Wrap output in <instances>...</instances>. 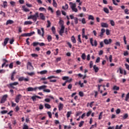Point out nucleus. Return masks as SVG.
<instances>
[{
  "label": "nucleus",
  "mask_w": 129,
  "mask_h": 129,
  "mask_svg": "<svg viewBox=\"0 0 129 129\" xmlns=\"http://www.w3.org/2000/svg\"><path fill=\"white\" fill-rule=\"evenodd\" d=\"M38 18H39V13L36 12L34 15H31L28 17L27 19L28 20H33L34 22H37V20L38 19Z\"/></svg>",
  "instance_id": "1"
},
{
  "label": "nucleus",
  "mask_w": 129,
  "mask_h": 129,
  "mask_svg": "<svg viewBox=\"0 0 129 129\" xmlns=\"http://www.w3.org/2000/svg\"><path fill=\"white\" fill-rule=\"evenodd\" d=\"M69 5L73 12H75V13H77L78 12V10L76 8V4L75 3L70 2Z\"/></svg>",
  "instance_id": "2"
},
{
  "label": "nucleus",
  "mask_w": 129,
  "mask_h": 129,
  "mask_svg": "<svg viewBox=\"0 0 129 129\" xmlns=\"http://www.w3.org/2000/svg\"><path fill=\"white\" fill-rule=\"evenodd\" d=\"M19 81H25V82H28V81H30V79L27 78H25L24 77H21L19 78L18 79Z\"/></svg>",
  "instance_id": "3"
},
{
  "label": "nucleus",
  "mask_w": 129,
  "mask_h": 129,
  "mask_svg": "<svg viewBox=\"0 0 129 129\" xmlns=\"http://www.w3.org/2000/svg\"><path fill=\"white\" fill-rule=\"evenodd\" d=\"M7 98H8V95H4L1 100L0 103H5L7 101Z\"/></svg>",
  "instance_id": "4"
},
{
  "label": "nucleus",
  "mask_w": 129,
  "mask_h": 129,
  "mask_svg": "<svg viewBox=\"0 0 129 129\" xmlns=\"http://www.w3.org/2000/svg\"><path fill=\"white\" fill-rule=\"evenodd\" d=\"M64 30H65V26L62 25L61 26V29L59 30V32L60 36H63V34L64 33Z\"/></svg>",
  "instance_id": "5"
},
{
  "label": "nucleus",
  "mask_w": 129,
  "mask_h": 129,
  "mask_svg": "<svg viewBox=\"0 0 129 129\" xmlns=\"http://www.w3.org/2000/svg\"><path fill=\"white\" fill-rule=\"evenodd\" d=\"M104 43L105 45H109L110 44H111V43H112V40H111V39H105L104 40Z\"/></svg>",
  "instance_id": "6"
},
{
  "label": "nucleus",
  "mask_w": 129,
  "mask_h": 129,
  "mask_svg": "<svg viewBox=\"0 0 129 129\" xmlns=\"http://www.w3.org/2000/svg\"><path fill=\"white\" fill-rule=\"evenodd\" d=\"M46 88H47V86L46 85H42L39 87H36V90H38V89L39 90H45V89H46Z\"/></svg>",
  "instance_id": "7"
},
{
  "label": "nucleus",
  "mask_w": 129,
  "mask_h": 129,
  "mask_svg": "<svg viewBox=\"0 0 129 129\" xmlns=\"http://www.w3.org/2000/svg\"><path fill=\"white\" fill-rule=\"evenodd\" d=\"M17 85H19V82H15L14 83H10L9 84V86H10V87L11 88H13V89H15V87H14V86H16Z\"/></svg>",
  "instance_id": "8"
},
{
  "label": "nucleus",
  "mask_w": 129,
  "mask_h": 129,
  "mask_svg": "<svg viewBox=\"0 0 129 129\" xmlns=\"http://www.w3.org/2000/svg\"><path fill=\"white\" fill-rule=\"evenodd\" d=\"M53 78H56V77L54 76H51L48 77L47 78V79H49L50 82H57L56 80H51Z\"/></svg>",
  "instance_id": "9"
},
{
  "label": "nucleus",
  "mask_w": 129,
  "mask_h": 129,
  "mask_svg": "<svg viewBox=\"0 0 129 129\" xmlns=\"http://www.w3.org/2000/svg\"><path fill=\"white\" fill-rule=\"evenodd\" d=\"M90 43L92 46H95L96 47L97 46V41L96 40H94V44H93V38H90Z\"/></svg>",
  "instance_id": "10"
},
{
  "label": "nucleus",
  "mask_w": 129,
  "mask_h": 129,
  "mask_svg": "<svg viewBox=\"0 0 129 129\" xmlns=\"http://www.w3.org/2000/svg\"><path fill=\"white\" fill-rule=\"evenodd\" d=\"M22 97V95L21 94H18L16 98H15V102L17 103H19V102H20V100L21 99V98Z\"/></svg>",
  "instance_id": "11"
},
{
  "label": "nucleus",
  "mask_w": 129,
  "mask_h": 129,
  "mask_svg": "<svg viewBox=\"0 0 129 129\" xmlns=\"http://www.w3.org/2000/svg\"><path fill=\"white\" fill-rule=\"evenodd\" d=\"M27 90L28 92H30V91H37V88H36V87H35L34 88L30 87H28V88H27Z\"/></svg>",
  "instance_id": "12"
},
{
  "label": "nucleus",
  "mask_w": 129,
  "mask_h": 129,
  "mask_svg": "<svg viewBox=\"0 0 129 129\" xmlns=\"http://www.w3.org/2000/svg\"><path fill=\"white\" fill-rule=\"evenodd\" d=\"M82 38H85L86 40H88V37L87 35H85V29H82Z\"/></svg>",
  "instance_id": "13"
},
{
  "label": "nucleus",
  "mask_w": 129,
  "mask_h": 129,
  "mask_svg": "<svg viewBox=\"0 0 129 129\" xmlns=\"http://www.w3.org/2000/svg\"><path fill=\"white\" fill-rule=\"evenodd\" d=\"M105 33V29H104V28H102L101 30V33L99 35V37H100L101 38H102V37H103Z\"/></svg>",
  "instance_id": "14"
},
{
  "label": "nucleus",
  "mask_w": 129,
  "mask_h": 129,
  "mask_svg": "<svg viewBox=\"0 0 129 129\" xmlns=\"http://www.w3.org/2000/svg\"><path fill=\"white\" fill-rule=\"evenodd\" d=\"M9 40H10V38H6L4 40V42L3 43V45L5 47L7 46V44H8V42H9Z\"/></svg>",
  "instance_id": "15"
},
{
  "label": "nucleus",
  "mask_w": 129,
  "mask_h": 129,
  "mask_svg": "<svg viewBox=\"0 0 129 129\" xmlns=\"http://www.w3.org/2000/svg\"><path fill=\"white\" fill-rule=\"evenodd\" d=\"M16 73H17L16 72V71H14L12 73V74L11 75V80L12 81H15V75H16Z\"/></svg>",
  "instance_id": "16"
},
{
  "label": "nucleus",
  "mask_w": 129,
  "mask_h": 129,
  "mask_svg": "<svg viewBox=\"0 0 129 129\" xmlns=\"http://www.w3.org/2000/svg\"><path fill=\"white\" fill-rule=\"evenodd\" d=\"M101 26L102 28H108V24L106 23L102 22Z\"/></svg>",
  "instance_id": "17"
},
{
  "label": "nucleus",
  "mask_w": 129,
  "mask_h": 129,
  "mask_svg": "<svg viewBox=\"0 0 129 129\" xmlns=\"http://www.w3.org/2000/svg\"><path fill=\"white\" fill-rule=\"evenodd\" d=\"M39 16L41 20H42L43 21H45L46 18L45 17V16H44V14L40 13Z\"/></svg>",
  "instance_id": "18"
},
{
  "label": "nucleus",
  "mask_w": 129,
  "mask_h": 129,
  "mask_svg": "<svg viewBox=\"0 0 129 129\" xmlns=\"http://www.w3.org/2000/svg\"><path fill=\"white\" fill-rule=\"evenodd\" d=\"M12 24H14V21L12 20H9L6 22V26H8V25H12Z\"/></svg>",
  "instance_id": "19"
},
{
  "label": "nucleus",
  "mask_w": 129,
  "mask_h": 129,
  "mask_svg": "<svg viewBox=\"0 0 129 129\" xmlns=\"http://www.w3.org/2000/svg\"><path fill=\"white\" fill-rule=\"evenodd\" d=\"M58 107L59 110H62V109H63V107H64V105L63 104H62L61 103H59V104Z\"/></svg>",
  "instance_id": "20"
},
{
  "label": "nucleus",
  "mask_w": 129,
  "mask_h": 129,
  "mask_svg": "<svg viewBox=\"0 0 129 129\" xmlns=\"http://www.w3.org/2000/svg\"><path fill=\"white\" fill-rule=\"evenodd\" d=\"M93 69L95 71V73H97V72H98L99 71V69L96 66V65H94L93 66Z\"/></svg>",
  "instance_id": "21"
},
{
  "label": "nucleus",
  "mask_w": 129,
  "mask_h": 129,
  "mask_svg": "<svg viewBox=\"0 0 129 129\" xmlns=\"http://www.w3.org/2000/svg\"><path fill=\"white\" fill-rule=\"evenodd\" d=\"M120 116H121L122 117L123 120L126 119V118H127V117H128V114L125 113L123 116L121 115Z\"/></svg>",
  "instance_id": "22"
},
{
  "label": "nucleus",
  "mask_w": 129,
  "mask_h": 129,
  "mask_svg": "<svg viewBox=\"0 0 129 129\" xmlns=\"http://www.w3.org/2000/svg\"><path fill=\"white\" fill-rule=\"evenodd\" d=\"M71 41L74 44L76 43V39H75V37H74V36H73L71 37Z\"/></svg>",
  "instance_id": "23"
},
{
  "label": "nucleus",
  "mask_w": 129,
  "mask_h": 129,
  "mask_svg": "<svg viewBox=\"0 0 129 129\" xmlns=\"http://www.w3.org/2000/svg\"><path fill=\"white\" fill-rule=\"evenodd\" d=\"M44 106L45 108H47V109H50V108H51V105L48 103H45Z\"/></svg>",
  "instance_id": "24"
},
{
  "label": "nucleus",
  "mask_w": 129,
  "mask_h": 129,
  "mask_svg": "<svg viewBox=\"0 0 129 129\" xmlns=\"http://www.w3.org/2000/svg\"><path fill=\"white\" fill-rule=\"evenodd\" d=\"M68 8H69V7L68 6V4H66L64 6L62 7V9L63 10H64L65 11H66V10H67L68 9Z\"/></svg>",
  "instance_id": "25"
},
{
  "label": "nucleus",
  "mask_w": 129,
  "mask_h": 129,
  "mask_svg": "<svg viewBox=\"0 0 129 129\" xmlns=\"http://www.w3.org/2000/svg\"><path fill=\"white\" fill-rule=\"evenodd\" d=\"M48 73V71L47 70H43L39 72L40 74L43 75V74H47Z\"/></svg>",
  "instance_id": "26"
},
{
  "label": "nucleus",
  "mask_w": 129,
  "mask_h": 129,
  "mask_svg": "<svg viewBox=\"0 0 129 129\" xmlns=\"http://www.w3.org/2000/svg\"><path fill=\"white\" fill-rule=\"evenodd\" d=\"M103 11H104V13H105L106 14H109V10H108V9H107L106 8H104L103 9Z\"/></svg>",
  "instance_id": "27"
},
{
  "label": "nucleus",
  "mask_w": 129,
  "mask_h": 129,
  "mask_svg": "<svg viewBox=\"0 0 129 129\" xmlns=\"http://www.w3.org/2000/svg\"><path fill=\"white\" fill-rule=\"evenodd\" d=\"M33 24V22L32 21H25L24 22V25H32Z\"/></svg>",
  "instance_id": "28"
},
{
  "label": "nucleus",
  "mask_w": 129,
  "mask_h": 129,
  "mask_svg": "<svg viewBox=\"0 0 129 129\" xmlns=\"http://www.w3.org/2000/svg\"><path fill=\"white\" fill-rule=\"evenodd\" d=\"M51 31L53 33V34H56V29L55 28V27L52 26L51 28Z\"/></svg>",
  "instance_id": "29"
},
{
  "label": "nucleus",
  "mask_w": 129,
  "mask_h": 129,
  "mask_svg": "<svg viewBox=\"0 0 129 129\" xmlns=\"http://www.w3.org/2000/svg\"><path fill=\"white\" fill-rule=\"evenodd\" d=\"M53 1V3L52 5L54 8H57V3L56 2V1L55 0H52Z\"/></svg>",
  "instance_id": "30"
},
{
  "label": "nucleus",
  "mask_w": 129,
  "mask_h": 129,
  "mask_svg": "<svg viewBox=\"0 0 129 129\" xmlns=\"http://www.w3.org/2000/svg\"><path fill=\"white\" fill-rule=\"evenodd\" d=\"M39 44H40V42H34L33 43V44L32 45H33V47H36V46H38V45H39Z\"/></svg>",
  "instance_id": "31"
},
{
  "label": "nucleus",
  "mask_w": 129,
  "mask_h": 129,
  "mask_svg": "<svg viewBox=\"0 0 129 129\" xmlns=\"http://www.w3.org/2000/svg\"><path fill=\"white\" fill-rule=\"evenodd\" d=\"M39 11H40V12H46V9L44 7H40L39 9Z\"/></svg>",
  "instance_id": "32"
},
{
  "label": "nucleus",
  "mask_w": 129,
  "mask_h": 129,
  "mask_svg": "<svg viewBox=\"0 0 129 129\" xmlns=\"http://www.w3.org/2000/svg\"><path fill=\"white\" fill-rule=\"evenodd\" d=\"M88 20H92V21H94V17L92 15H89Z\"/></svg>",
  "instance_id": "33"
},
{
  "label": "nucleus",
  "mask_w": 129,
  "mask_h": 129,
  "mask_svg": "<svg viewBox=\"0 0 129 129\" xmlns=\"http://www.w3.org/2000/svg\"><path fill=\"white\" fill-rule=\"evenodd\" d=\"M31 56H32L33 58H37L38 57L39 55L36 53H32L31 54Z\"/></svg>",
  "instance_id": "34"
},
{
  "label": "nucleus",
  "mask_w": 129,
  "mask_h": 129,
  "mask_svg": "<svg viewBox=\"0 0 129 129\" xmlns=\"http://www.w3.org/2000/svg\"><path fill=\"white\" fill-rule=\"evenodd\" d=\"M71 114H72V111H70L67 112V117H68V118H69V117L70 116V115H71Z\"/></svg>",
  "instance_id": "35"
},
{
  "label": "nucleus",
  "mask_w": 129,
  "mask_h": 129,
  "mask_svg": "<svg viewBox=\"0 0 129 129\" xmlns=\"http://www.w3.org/2000/svg\"><path fill=\"white\" fill-rule=\"evenodd\" d=\"M74 20L75 25H77V24H78L79 19L77 18V17H75Z\"/></svg>",
  "instance_id": "36"
},
{
  "label": "nucleus",
  "mask_w": 129,
  "mask_h": 129,
  "mask_svg": "<svg viewBox=\"0 0 129 129\" xmlns=\"http://www.w3.org/2000/svg\"><path fill=\"white\" fill-rule=\"evenodd\" d=\"M113 90H119V87H118L117 86H114L113 87Z\"/></svg>",
  "instance_id": "37"
},
{
  "label": "nucleus",
  "mask_w": 129,
  "mask_h": 129,
  "mask_svg": "<svg viewBox=\"0 0 129 129\" xmlns=\"http://www.w3.org/2000/svg\"><path fill=\"white\" fill-rule=\"evenodd\" d=\"M47 41L48 42H51V41H52V36H51V35L47 36Z\"/></svg>",
  "instance_id": "38"
},
{
  "label": "nucleus",
  "mask_w": 129,
  "mask_h": 129,
  "mask_svg": "<svg viewBox=\"0 0 129 129\" xmlns=\"http://www.w3.org/2000/svg\"><path fill=\"white\" fill-rule=\"evenodd\" d=\"M129 99V92L126 94L125 98V101H128Z\"/></svg>",
  "instance_id": "39"
},
{
  "label": "nucleus",
  "mask_w": 129,
  "mask_h": 129,
  "mask_svg": "<svg viewBox=\"0 0 129 129\" xmlns=\"http://www.w3.org/2000/svg\"><path fill=\"white\" fill-rule=\"evenodd\" d=\"M25 6H22L24 12H30V10L28 9V8H25Z\"/></svg>",
  "instance_id": "40"
},
{
  "label": "nucleus",
  "mask_w": 129,
  "mask_h": 129,
  "mask_svg": "<svg viewBox=\"0 0 129 129\" xmlns=\"http://www.w3.org/2000/svg\"><path fill=\"white\" fill-rule=\"evenodd\" d=\"M79 85H80V87H84V84L81 83V81H79Z\"/></svg>",
  "instance_id": "41"
},
{
  "label": "nucleus",
  "mask_w": 129,
  "mask_h": 129,
  "mask_svg": "<svg viewBox=\"0 0 129 129\" xmlns=\"http://www.w3.org/2000/svg\"><path fill=\"white\" fill-rule=\"evenodd\" d=\"M61 59L62 58L61 57H58L56 58L55 62L58 63V62H60V61H61Z\"/></svg>",
  "instance_id": "42"
},
{
  "label": "nucleus",
  "mask_w": 129,
  "mask_h": 129,
  "mask_svg": "<svg viewBox=\"0 0 129 129\" xmlns=\"http://www.w3.org/2000/svg\"><path fill=\"white\" fill-rule=\"evenodd\" d=\"M3 6L4 8H7V7H8V2H7L6 1L4 2Z\"/></svg>",
  "instance_id": "43"
},
{
  "label": "nucleus",
  "mask_w": 129,
  "mask_h": 129,
  "mask_svg": "<svg viewBox=\"0 0 129 129\" xmlns=\"http://www.w3.org/2000/svg\"><path fill=\"white\" fill-rule=\"evenodd\" d=\"M81 58L83 59V60H85L86 59V55H85V53H83Z\"/></svg>",
  "instance_id": "44"
},
{
  "label": "nucleus",
  "mask_w": 129,
  "mask_h": 129,
  "mask_svg": "<svg viewBox=\"0 0 129 129\" xmlns=\"http://www.w3.org/2000/svg\"><path fill=\"white\" fill-rule=\"evenodd\" d=\"M33 67V66L32 65V63H31V62H27V69H29V67Z\"/></svg>",
  "instance_id": "45"
},
{
  "label": "nucleus",
  "mask_w": 129,
  "mask_h": 129,
  "mask_svg": "<svg viewBox=\"0 0 129 129\" xmlns=\"http://www.w3.org/2000/svg\"><path fill=\"white\" fill-rule=\"evenodd\" d=\"M81 35H79L78 36V42H80V43H82V41H81Z\"/></svg>",
  "instance_id": "46"
},
{
  "label": "nucleus",
  "mask_w": 129,
  "mask_h": 129,
  "mask_svg": "<svg viewBox=\"0 0 129 129\" xmlns=\"http://www.w3.org/2000/svg\"><path fill=\"white\" fill-rule=\"evenodd\" d=\"M58 53H59V49L56 48L55 49V52H54V54L55 55V56H57V55H58Z\"/></svg>",
  "instance_id": "47"
},
{
  "label": "nucleus",
  "mask_w": 129,
  "mask_h": 129,
  "mask_svg": "<svg viewBox=\"0 0 129 129\" xmlns=\"http://www.w3.org/2000/svg\"><path fill=\"white\" fill-rule=\"evenodd\" d=\"M79 94L81 97H83V96H84V93L82 91L79 92Z\"/></svg>",
  "instance_id": "48"
},
{
  "label": "nucleus",
  "mask_w": 129,
  "mask_h": 129,
  "mask_svg": "<svg viewBox=\"0 0 129 129\" xmlns=\"http://www.w3.org/2000/svg\"><path fill=\"white\" fill-rule=\"evenodd\" d=\"M27 74L28 75H29V76H33L35 74V73L34 72L31 73H27Z\"/></svg>",
  "instance_id": "49"
},
{
  "label": "nucleus",
  "mask_w": 129,
  "mask_h": 129,
  "mask_svg": "<svg viewBox=\"0 0 129 129\" xmlns=\"http://www.w3.org/2000/svg\"><path fill=\"white\" fill-rule=\"evenodd\" d=\"M9 68L10 69H13L14 68V63L12 62L9 64Z\"/></svg>",
  "instance_id": "50"
},
{
  "label": "nucleus",
  "mask_w": 129,
  "mask_h": 129,
  "mask_svg": "<svg viewBox=\"0 0 129 129\" xmlns=\"http://www.w3.org/2000/svg\"><path fill=\"white\" fill-rule=\"evenodd\" d=\"M84 124V121H81L79 125V127H81Z\"/></svg>",
  "instance_id": "51"
},
{
  "label": "nucleus",
  "mask_w": 129,
  "mask_h": 129,
  "mask_svg": "<svg viewBox=\"0 0 129 129\" xmlns=\"http://www.w3.org/2000/svg\"><path fill=\"white\" fill-rule=\"evenodd\" d=\"M47 114L49 117V118H52V113L50 111L47 112Z\"/></svg>",
  "instance_id": "52"
},
{
  "label": "nucleus",
  "mask_w": 129,
  "mask_h": 129,
  "mask_svg": "<svg viewBox=\"0 0 129 129\" xmlns=\"http://www.w3.org/2000/svg\"><path fill=\"white\" fill-rule=\"evenodd\" d=\"M121 127H122V124H121L120 126H118V125H116L115 129H121Z\"/></svg>",
  "instance_id": "53"
},
{
  "label": "nucleus",
  "mask_w": 129,
  "mask_h": 129,
  "mask_svg": "<svg viewBox=\"0 0 129 129\" xmlns=\"http://www.w3.org/2000/svg\"><path fill=\"white\" fill-rule=\"evenodd\" d=\"M47 28H50L51 27V22L50 21L47 20Z\"/></svg>",
  "instance_id": "54"
},
{
  "label": "nucleus",
  "mask_w": 129,
  "mask_h": 129,
  "mask_svg": "<svg viewBox=\"0 0 129 129\" xmlns=\"http://www.w3.org/2000/svg\"><path fill=\"white\" fill-rule=\"evenodd\" d=\"M43 92H47L48 93L51 92V90H50V89H44V90H43Z\"/></svg>",
  "instance_id": "55"
},
{
  "label": "nucleus",
  "mask_w": 129,
  "mask_h": 129,
  "mask_svg": "<svg viewBox=\"0 0 129 129\" xmlns=\"http://www.w3.org/2000/svg\"><path fill=\"white\" fill-rule=\"evenodd\" d=\"M41 31H42V37H44V34H45V30H44L43 28H41Z\"/></svg>",
  "instance_id": "56"
},
{
  "label": "nucleus",
  "mask_w": 129,
  "mask_h": 129,
  "mask_svg": "<svg viewBox=\"0 0 129 129\" xmlns=\"http://www.w3.org/2000/svg\"><path fill=\"white\" fill-rule=\"evenodd\" d=\"M103 113V112H101L100 113V114L99 115V119H101V118H102V114Z\"/></svg>",
  "instance_id": "57"
},
{
  "label": "nucleus",
  "mask_w": 129,
  "mask_h": 129,
  "mask_svg": "<svg viewBox=\"0 0 129 129\" xmlns=\"http://www.w3.org/2000/svg\"><path fill=\"white\" fill-rule=\"evenodd\" d=\"M82 23H83V24H86V19H85V18H83L82 19Z\"/></svg>",
  "instance_id": "58"
},
{
  "label": "nucleus",
  "mask_w": 129,
  "mask_h": 129,
  "mask_svg": "<svg viewBox=\"0 0 129 129\" xmlns=\"http://www.w3.org/2000/svg\"><path fill=\"white\" fill-rule=\"evenodd\" d=\"M56 16H61V11L58 10L56 12Z\"/></svg>",
  "instance_id": "59"
},
{
  "label": "nucleus",
  "mask_w": 129,
  "mask_h": 129,
  "mask_svg": "<svg viewBox=\"0 0 129 129\" xmlns=\"http://www.w3.org/2000/svg\"><path fill=\"white\" fill-rule=\"evenodd\" d=\"M36 98H37L36 96H33L31 97V99H32L33 101H36Z\"/></svg>",
  "instance_id": "60"
},
{
  "label": "nucleus",
  "mask_w": 129,
  "mask_h": 129,
  "mask_svg": "<svg viewBox=\"0 0 129 129\" xmlns=\"http://www.w3.org/2000/svg\"><path fill=\"white\" fill-rule=\"evenodd\" d=\"M110 24L113 27L115 25V24L114 23V21H113V20H110Z\"/></svg>",
  "instance_id": "61"
},
{
  "label": "nucleus",
  "mask_w": 129,
  "mask_h": 129,
  "mask_svg": "<svg viewBox=\"0 0 129 129\" xmlns=\"http://www.w3.org/2000/svg\"><path fill=\"white\" fill-rule=\"evenodd\" d=\"M62 79V80H67L69 79V77H66V76L63 77Z\"/></svg>",
  "instance_id": "62"
},
{
  "label": "nucleus",
  "mask_w": 129,
  "mask_h": 129,
  "mask_svg": "<svg viewBox=\"0 0 129 129\" xmlns=\"http://www.w3.org/2000/svg\"><path fill=\"white\" fill-rule=\"evenodd\" d=\"M19 110H20V107H19L18 106H17L15 108L16 112H18V111H19Z\"/></svg>",
  "instance_id": "63"
},
{
  "label": "nucleus",
  "mask_w": 129,
  "mask_h": 129,
  "mask_svg": "<svg viewBox=\"0 0 129 129\" xmlns=\"http://www.w3.org/2000/svg\"><path fill=\"white\" fill-rule=\"evenodd\" d=\"M23 129H29V126L27 125H24Z\"/></svg>",
  "instance_id": "64"
}]
</instances>
